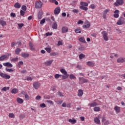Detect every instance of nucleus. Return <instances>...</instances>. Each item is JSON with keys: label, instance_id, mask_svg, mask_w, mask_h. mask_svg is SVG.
<instances>
[{"label": "nucleus", "instance_id": "7c9ffc66", "mask_svg": "<svg viewBox=\"0 0 125 125\" xmlns=\"http://www.w3.org/2000/svg\"><path fill=\"white\" fill-rule=\"evenodd\" d=\"M50 55L51 56H56L57 55H59V54L57 52H52L50 53Z\"/></svg>", "mask_w": 125, "mask_h": 125}, {"label": "nucleus", "instance_id": "a18cd8bd", "mask_svg": "<svg viewBox=\"0 0 125 125\" xmlns=\"http://www.w3.org/2000/svg\"><path fill=\"white\" fill-rule=\"evenodd\" d=\"M9 118H15V115L13 113H9Z\"/></svg>", "mask_w": 125, "mask_h": 125}, {"label": "nucleus", "instance_id": "f704fd0d", "mask_svg": "<svg viewBox=\"0 0 125 125\" xmlns=\"http://www.w3.org/2000/svg\"><path fill=\"white\" fill-rule=\"evenodd\" d=\"M79 41L81 42H85V40L84 39V37H81Z\"/></svg>", "mask_w": 125, "mask_h": 125}, {"label": "nucleus", "instance_id": "b1692460", "mask_svg": "<svg viewBox=\"0 0 125 125\" xmlns=\"http://www.w3.org/2000/svg\"><path fill=\"white\" fill-rule=\"evenodd\" d=\"M93 110L95 112H100L101 111V109L99 106H95Z\"/></svg>", "mask_w": 125, "mask_h": 125}, {"label": "nucleus", "instance_id": "e433bc0d", "mask_svg": "<svg viewBox=\"0 0 125 125\" xmlns=\"http://www.w3.org/2000/svg\"><path fill=\"white\" fill-rule=\"evenodd\" d=\"M114 110L117 112V113H120V109L119 106H115L114 107Z\"/></svg>", "mask_w": 125, "mask_h": 125}, {"label": "nucleus", "instance_id": "c03bdc74", "mask_svg": "<svg viewBox=\"0 0 125 125\" xmlns=\"http://www.w3.org/2000/svg\"><path fill=\"white\" fill-rule=\"evenodd\" d=\"M23 64H24V62H23L22 61L19 62L18 64V67L20 68V66H21V65H23Z\"/></svg>", "mask_w": 125, "mask_h": 125}, {"label": "nucleus", "instance_id": "f3484780", "mask_svg": "<svg viewBox=\"0 0 125 125\" xmlns=\"http://www.w3.org/2000/svg\"><path fill=\"white\" fill-rule=\"evenodd\" d=\"M68 122L69 123H71V124H72V125H74L76 124V123H77V120H75V118H73L72 119H69Z\"/></svg>", "mask_w": 125, "mask_h": 125}, {"label": "nucleus", "instance_id": "69168bd1", "mask_svg": "<svg viewBox=\"0 0 125 125\" xmlns=\"http://www.w3.org/2000/svg\"><path fill=\"white\" fill-rule=\"evenodd\" d=\"M10 15H11V17H16V15L14 13H11Z\"/></svg>", "mask_w": 125, "mask_h": 125}, {"label": "nucleus", "instance_id": "49530a36", "mask_svg": "<svg viewBox=\"0 0 125 125\" xmlns=\"http://www.w3.org/2000/svg\"><path fill=\"white\" fill-rule=\"evenodd\" d=\"M21 9L24 10V11H26V10H27V7L25 5H22L21 7Z\"/></svg>", "mask_w": 125, "mask_h": 125}, {"label": "nucleus", "instance_id": "cd10ccee", "mask_svg": "<svg viewBox=\"0 0 125 125\" xmlns=\"http://www.w3.org/2000/svg\"><path fill=\"white\" fill-rule=\"evenodd\" d=\"M89 27H90V23H89V22H88L86 24L83 25V28L84 29H88Z\"/></svg>", "mask_w": 125, "mask_h": 125}, {"label": "nucleus", "instance_id": "f257e3e1", "mask_svg": "<svg viewBox=\"0 0 125 125\" xmlns=\"http://www.w3.org/2000/svg\"><path fill=\"white\" fill-rule=\"evenodd\" d=\"M60 72H61V73L63 74L62 76V80H66V79H68V77H69V74H68L67 71H66L64 69H61L60 70Z\"/></svg>", "mask_w": 125, "mask_h": 125}, {"label": "nucleus", "instance_id": "338daca9", "mask_svg": "<svg viewBox=\"0 0 125 125\" xmlns=\"http://www.w3.org/2000/svg\"><path fill=\"white\" fill-rule=\"evenodd\" d=\"M78 24H83V21L82 20H79L78 21Z\"/></svg>", "mask_w": 125, "mask_h": 125}, {"label": "nucleus", "instance_id": "412c9836", "mask_svg": "<svg viewBox=\"0 0 125 125\" xmlns=\"http://www.w3.org/2000/svg\"><path fill=\"white\" fill-rule=\"evenodd\" d=\"M17 101L18 103H19V104H22L23 102H24V101H23V99L20 98H17Z\"/></svg>", "mask_w": 125, "mask_h": 125}, {"label": "nucleus", "instance_id": "864d4df0", "mask_svg": "<svg viewBox=\"0 0 125 125\" xmlns=\"http://www.w3.org/2000/svg\"><path fill=\"white\" fill-rule=\"evenodd\" d=\"M44 23H45V19H43L40 21V24H44Z\"/></svg>", "mask_w": 125, "mask_h": 125}, {"label": "nucleus", "instance_id": "4468645a", "mask_svg": "<svg viewBox=\"0 0 125 125\" xmlns=\"http://www.w3.org/2000/svg\"><path fill=\"white\" fill-rule=\"evenodd\" d=\"M119 12V10H116L114 11V13H115L114 15V18H118V17H119V14H118V13Z\"/></svg>", "mask_w": 125, "mask_h": 125}, {"label": "nucleus", "instance_id": "c756f323", "mask_svg": "<svg viewBox=\"0 0 125 125\" xmlns=\"http://www.w3.org/2000/svg\"><path fill=\"white\" fill-rule=\"evenodd\" d=\"M80 9H82L83 10H85V11H87L88 10V8L86 7H84L83 6H81L80 7Z\"/></svg>", "mask_w": 125, "mask_h": 125}, {"label": "nucleus", "instance_id": "f03ea898", "mask_svg": "<svg viewBox=\"0 0 125 125\" xmlns=\"http://www.w3.org/2000/svg\"><path fill=\"white\" fill-rule=\"evenodd\" d=\"M0 77L3 78V79H5L6 80H8L10 79V76L7 74H4L1 72H0Z\"/></svg>", "mask_w": 125, "mask_h": 125}, {"label": "nucleus", "instance_id": "774afa93", "mask_svg": "<svg viewBox=\"0 0 125 125\" xmlns=\"http://www.w3.org/2000/svg\"><path fill=\"white\" fill-rule=\"evenodd\" d=\"M26 80L27 81H32L33 78H32L31 77H29L26 78Z\"/></svg>", "mask_w": 125, "mask_h": 125}, {"label": "nucleus", "instance_id": "680f3d73", "mask_svg": "<svg viewBox=\"0 0 125 125\" xmlns=\"http://www.w3.org/2000/svg\"><path fill=\"white\" fill-rule=\"evenodd\" d=\"M25 99H26V100H29L30 99V97H29L28 94H25Z\"/></svg>", "mask_w": 125, "mask_h": 125}, {"label": "nucleus", "instance_id": "9b49d317", "mask_svg": "<svg viewBox=\"0 0 125 125\" xmlns=\"http://www.w3.org/2000/svg\"><path fill=\"white\" fill-rule=\"evenodd\" d=\"M53 62V60H51L47 61L44 62V64L46 66H50V65H51V64H52Z\"/></svg>", "mask_w": 125, "mask_h": 125}, {"label": "nucleus", "instance_id": "2f4dec72", "mask_svg": "<svg viewBox=\"0 0 125 125\" xmlns=\"http://www.w3.org/2000/svg\"><path fill=\"white\" fill-rule=\"evenodd\" d=\"M18 92V89L16 88H14L11 90L12 93H14V94H16Z\"/></svg>", "mask_w": 125, "mask_h": 125}, {"label": "nucleus", "instance_id": "a878e982", "mask_svg": "<svg viewBox=\"0 0 125 125\" xmlns=\"http://www.w3.org/2000/svg\"><path fill=\"white\" fill-rule=\"evenodd\" d=\"M14 6L15 8H20V7H21V5L19 2H17L14 4Z\"/></svg>", "mask_w": 125, "mask_h": 125}, {"label": "nucleus", "instance_id": "4c0bfd02", "mask_svg": "<svg viewBox=\"0 0 125 125\" xmlns=\"http://www.w3.org/2000/svg\"><path fill=\"white\" fill-rule=\"evenodd\" d=\"M5 70L6 71V72H9V73L11 72H14V70L11 68H7V67H6L5 68Z\"/></svg>", "mask_w": 125, "mask_h": 125}, {"label": "nucleus", "instance_id": "37998d69", "mask_svg": "<svg viewBox=\"0 0 125 125\" xmlns=\"http://www.w3.org/2000/svg\"><path fill=\"white\" fill-rule=\"evenodd\" d=\"M70 79H71L72 80H74V79H76V76L74 75L73 74H70L69 76Z\"/></svg>", "mask_w": 125, "mask_h": 125}, {"label": "nucleus", "instance_id": "6e6d98bb", "mask_svg": "<svg viewBox=\"0 0 125 125\" xmlns=\"http://www.w3.org/2000/svg\"><path fill=\"white\" fill-rule=\"evenodd\" d=\"M40 107L41 108H45L46 107V105H45V104H40Z\"/></svg>", "mask_w": 125, "mask_h": 125}, {"label": "nucleus", "instance_id": "ddd939ff", "mask_svg": "<svg viewBox=\"0 0 125 125\" xmlns=\"http://www.w3.org/2000/svg\"><path fill=\"white\" fill-rule=\"evenodd\" d=\"M3 65L5 67H13V65H12L10 62H5L3 63Z\"/></svg>", "mask_w": 125, "mask_h": 125}, {"label": "nucleus", "instance_id": "58836bf2", "mask_svg": "<svg viewBox=\"0 0 125 125\" xmlns=\"http://www.w3.org/2000/svg\"><path fill=\"white\" fill-rule=\"evenodd\" d=\"M9 90V87H4L1 89L2 91H6Z\"/></svg>", "mask_w": 125, "mask_h": 125}, {"label": "nucleus", "instance_id": "dca6fc26", "mask_svg": "<svg viewBox=\"0 0 125 125\" xmlns=\"http://www.w3.org/2000/svg\"><path fill=\"white\" fill-rule=\"evenodd\" d=\"M86 65L89 66V67H94V63L92 62H87Z\"/></svg>", "mask_w": 125, "mask_h": 125}, {"label": "nucleus", "instance_id": "5fc2aeb1", "mask_svg": "<svg viewBox=\"0 0 125 125\" xmlns=\"http://www.w3.org/2000/svg\"><path fill=\"white\" fill-rule=\"evenodd\" d=\"M20 13L21 16H24V15H25V12L23 10H21Z\"/></svg>", "mask_w": 125, "mask_h": 125}, {"label": "nucleus", "instance_id": "393cba45", "mask_svg": "<svg viewBox=\"0 0 125 125\" xmlns=\"http://www.w3.org/2000/svg\"><path fill=\"white\" fill-rule=\"evenodd\" d=\"M29 54L26 53H23L21 54V56L23 58H27V57H29Z\"/></svg>", "mask_w": 125, "mask_h": 125}, {"label": "nucleus", "instance_id": "5701e85b", "mask_svg": "<svg viewBox=\"0 0 125 125\" xmlns=\"http://www.w3.org/2000/svg\"><path fill=\"white\" fill-rule=\"evenodd\" d=\"M7 58V56L3 55L0 57V61H3L4 59H6Z\"/></svg>", "mask_w": 125, "mask_h": 125}, {"label": "nucleus", "instance_id": "aec40b11", "mask_svg": "<svg viewBox=\"0 0 125 125\" xmlns=\"http://www.w3.org/2000/svg\"><path fill=\"white\" fill-rule=\"evenodd\" d=\"M94 121L97 125H100V120L97 117L94 118Z\"/></svg>", "mask_w": 125, "mask_h": 125}, {"label": "nucleus", "instance_id": "9d476101", "mask_svg": "<svg viewBox=\"0 0 125 125\" xmlns=\"http://www.w3.org/2000/svg\"><path fill=\"white\" fill-rule=\"evenodd\" d=\"M118 63H124L125 62V58H119L117 60Z\"/></svg>", "mask_w": 125, "mask_h": 125}, {"label": "nucleus", "instance_id": "0eeeda50", "mask_svg": "<svg viewBox=\"0 0 125 125\" xmlns=\"http://www.w3.org/2000/svg\"><path fill=\"white\" fill-rule=\"evenodd\" d=\"M124 18H123V17H120V18H119L118 21L117 22V25H123V24H124Z\"/></svg>", "mask_w": 125, "mask_h": 125}, {"label": "nucleus", "instance_id": "473e14b6", "mask_svg": "<svg viewBox=\"0 0 125 125\" xmlns=\"http://www.w3.org/2000/svg\"><path fill=\"white\" fill-rule=\"evenodd\" d=\"M75 32L76 34H81L82 33V30L80 28H77L75 30Z\"/></svg>", "mask_w": 125, "mask_h": 125}, {"label": "nucleus", "instance_id": "8fccbe9b", "mask_svg": "<svg viewBox=\"0 0 125 125\" xmlns=\"http://www.w3.org/2000/svg\"><path fill=\"white\" fill-rule=\"evenodd\" d=\"M46 102L47 103H49V104H51V105H53L54 104L53 102H52V101L47 100L46 101Z\"/></svg>", "mask_w": 125, "mask_h": 125}, {"label": "nucleus", "instance_id": "f8f14e48", "mask_svg": "<svg viewBox=\"0 0 125 125\" xmlns=\"http://www.w3.org/2000/svg\"><path fill=\"white\" fill-rule=\"evenodd\" d=\"M69 31V28L66 26L62 27V33H67Z\"/></svg>", "mask_w": 125, "mask_h": 125}, {"label": "nucleus", "instance_id": "e2e57ef3", "mask_svg": "<svg viewBox=\"0 0 125 125\" xmlns=\"http://www.w3.org/2000/svg\"><path fill=\"white\" fill-rule=\"evenodd\" d=\"M41 98H42V97H41L39 95L37 96V97H36V100H40L41 99Z\"/></svg>", "mask_w": 125, "mask_h": 125}, {"label": "nucleus", "instance_id": "603ef678", "mask_svg": "<svg viewBox=\"0 0 125 125\" xmlns=\"http://www.w3.org/2000/svg\"><path fill=\"white\" fill-rule=\"evenodd\" d=\"M46 37H48V36H52V32H47L45 34Z\"/></svg>", "mask_w": 125, "mask_h": 125}, {"label": "nucleus", "instance_id": "72a5a7b5", "mask_svg": "<svg viewBox=\"0 0 125 125\" xmlns=\"http://www.w3.org/2000/svg\"><path fill=\"white\" fill-rule=\"evenodd\" d=\"M20 52H21V49H20V48H17L16 50H15V53L16 54H19V53H20Z\"/></svg>", "mask_w": 125, "mask_h": 125}, {"label": "nucleus", "instance_id": "052dcab7", "mask_svg": "<svg viewBox=\"0 0 125 125\" xmlns=\"http://www.w3.org/2000/svg\"><path fill=\"white\" fill-rule=\"evenodd\" d=\"M90 8H91V9H95V5H94V4H92L90 6Z\"/></svg>", "mask_w": 125, "mask_h": 125}, {"label": "nucleus", "instance_id": "bf43d9fd", "mask_svg": "<svg viewBox=\"0 0 125 125\" xmlns=\"http://www.w3.org/2000/svg\"><path fill=\"white\" fill-rule=\"evenodd\" d=\"M11 61H12L13 62H15V61H18V58H13L11 60Z\"/></svg>", "mask_w": 125, "mask_h": 125}, {"label": "nucleus", "instance_id": "4d7b16f0", "mask_svg": "<svg viewBox=\"0 0 125 125\" xmlns=\"http://www.w3.org/2000/svg\"><path fill=\"white\" fill-rule=\"evenodd\" d=\"M108 12H109V10H108V9H105V10L103 12V14H105V15H107V13H108Z\"/></svg>", "mask_w": 125, "mask_h": 125}, {"label": "nucleus", "instance_id": "a19ab883", "mask_svg": "<svg viewBox=\"0 0 125 125\" xmlns=\"http://www.w3.org/2000/svg\"><path fill=\"white\" fill-rule=\"evenodd\" d=\"M51 2H53V3H55L56 5H58V1H56V0H50Z\"/></svg>", "mask_w": 125, "mask_h": 125}, {"label": "nucleus", "instance_id": "a211bd4d", "mask_svg": "<svg viewBox=\"0 0 125 125\" xmlns=\"http://www.w3.org/2000/svg\"><path fill=\"white\" fill-rule=\"evenodd\" d=\"M0 24L2 27H4V26H6V21L0 20Z\"/></svg>", "mask_w": 125, "mask_h": 125}, {"label": "nucleus", "instance_id": "39448f33", "mask_svg": "<svg viewBox=\"0 0 125 125\" xmlns=\"http://www.w3.org/2000/svg\"><path fill=\"white\" fill-rule=\"evenodd\" d=\"M124 3V0H116V2L114 3L115 6H119V5H123Z\"/></svg>", "mask_w": 125, "mask_h": 125}, {"label": "nucleus", "instance_id": "0e129e2a", "mask_svg": "<svg viewBox=\"0 0 125 125\" xmlns=\"http://www.w3.org/2000/svg\"><path fill=\"white\" fill-rule=\"evenodd\" d=\"M76 68L77 69H79V70H82V69H83V67H82L81 65H78L76 67Z\"/></svg>", "mask_w": 125, "mask_h": 125}, {"label": "nucleus", "instance_id": "79ce46f5", "mask_svg": "<svg viewBox=\"0 0 125 125\" xmlns=\"http://www.w3.org/2000/svg\"><path fill=\"white\" fill-rule=\"evenodd\" d=\"M84 57H85V55H83V54H81L79 55V58H80V60H82L83 58H84Z\"/></svg>", "mask_w": 125, "mask_h": 125}, {"label": "nucleus", "instance_id": "de8ad7c7", "mask_svg": "<svg viewBox=\"0 0 125 125\" xmlns=\"http://www.w3.org/2000/svg\"><path fill=\"white\" fill-rule=\"evenodd\" d=\"M62 75H60V74H56V75H55V78L56 79H59V77H62Z\"/></svg>", "mask_w": 125, "mask_h": 125}, {"label": "nucleus", "instance_id": "7ed1b4c3", "mask_svg": "<svg viewBox=\"0 0 125 125\" xmlns=\"http://www.w3.org/2000/svg\"><path fill=\"white\" fill-rule=\"evenodd\" d=\"M102 35H103V37L104 38V40L107 42L109 39L108 38V33L107 32L104 31L102 32Z\"/></svg>", "mask_w": 125, "mask_h": 125}, {"label": "nucleus", "instance_id": "1a4fd4ad", "mask_svg": "<svg viewBox=\"0 0 125 125\" xmlns=\"http://www.w3.org/2000/svg\"><path fill=\"white\" fill-rule=\"evenodd\" d=\"M40 85H41V83L39 82H35L33 83V87L35 89H38V88H40Z\"/></svg>", "mask_w": 125, "mask_h": 125}, {"label": "nucleus", "instance_id": "bb28decb", "mask_svg": "<svg viewBox=\"0 0 125 125\" xmlns=\"http://www.w3.org/2000/svg\"><path fill=\"white\" fill-rule=\"evenodd\" d=\"M57 23H56V22H55V23H54L52 26V29H54L55 30H57Z\"/></svg>", "mask_w": 125, "mask_h": 125}, {"label": "nucleus", "instance_id": "3c124183", "mask_svg": "<svg viewBox=\"0 0 125 125\" xmlns=\"http://www.w3.org/2000/svg\"><path fill=\"white\" fill-rule=\"evenodd\" d=\"M72 12H74V13H79V11L78 9H73L72 10Z\"/></svg>", "mask_w": 125, "mask_h": 125}, {"label": "nucleus", "instance_id": "6ab92c4d", "mask_svg": "<svg viewBox=\"0 0 125 125\" xmlns=\"http://www.w3.org/2000/svg\"><path fill=\"white\" fill-rule=\"evenodd\" d=\"M83 91L82 89H79L78 90V95L81 97V96H83Z\"/></svg>", "mask_w": 125, "mask_h": 125}, {"label": "nucleus", "instance_id": "423d86ee", "mask_svg": "<svg viewBox=\"0 0 125 125\" xmlns=\"http://www.w3.org/2000/svg\"><path fill=\"white\" fill-rule=\"evenodd\" d=\"M79 81L81 83H88V80L85 79L83 77H80Z\"/></svg>", "mask_w": 125, "mask_h": 125}, {"label": "nucleus", "instance_id": "c9c22d12", "mask_svg": "<svg viewBox=\"0 0 125 125\" xmlns=\"http://www.w3.org/2000/svg\"><path fill=\"white\" fill-rule=\"evenodd\" d=\"M29 45L31 50H35V48L33 46V43H32V42H29Z\"/></svg>", "mask_w": 125, "mask_h": 125}, {"label": "nucleus", "instance_id": "2eb2a0df", "mask_svg": "<svg viewBox=\"0 0 125 125\" xmlns=\"http://www.w3.org/2000/svg\"><path fill=\"white\" fill-rule=\"evenodd\" d=\"M88 105L90 106V107H95V106H98V104L95 102H94L91 104H89Z\"/></svg>", "mask_w": 125, "mask_h": 125}, {"label": "nucleus", "instance_id": "20e7f679", "mask_svg": "<svg viewBox=\"0 0 125 125\" xmlns=\"http://www.w3.org/2000/svg\"><path fill=\"white\" fill-rule=\"evenodd\" d=\"M42 3L41 0L37 1L35 3V8H42Z\"/></svg>", "mask_w": 125, "mask_h": 125}, {"label": "nucleus", "instance_id": "6e6552de", "mask_svg": "<svg viewBox=\"0 0 125 125\" xmlns=\"http://www.w3.org/2000/svg\"><path fill=\"white\" fill-rule=\"evenodd\" d=\"M61 10L60 7H56L54 11V14H55V15H58V14L60 13Z\"/></svg>", "mask_w": 125, "mask_h": 125}, {"label": "nucleus", "instance_id": "ea45409f", "mask_svg": "<svg viewBox=\"0 0 125 125\" xmlns=\"http://www.w3.org/2000/svg\"><path fill=\"white\" fill-rule=\"evenodd\" d=\"M44 49L47 51V52H48V53H50V52H51V49H50V48L46 47Z\"/></svg>", "mask_w": 125, "mask_h": 125}, {"label": "nucleus", "instance_id": "4be33fe9", "mask_svg": "<svg viewBox=\"0 0 125 125\" xmlns=\"http://www.w3.org/2000/svg\"><path fill=\"white\" fill-rule=\"evenodd\" d=\"M42 15H43L42 11V10L39 11L38 13V19H41Z\"/></svg>", "mask_w": 125, "mask_h": 125}, {"label": "nucleus", "instance_id": "c85d7f7f", "mask_svg": "<svg viewBox=\"0 0 125 125\" xmlns=\"http://www.w3.org/2000/svg\"><path fill=\"white\" fill-rule=\"evenodd\" d=\"M80 4L83 6H88V3L86 2H81Z\"/></svg>", "mask_w": 125, "mask_h": 125}, {"label": "nucleus", "instance_id": "09e8293b", "mask_svg": "<svg viewBox=\"0 0 125 125\" xmlns=\"http://www.w3.org/2000/svg\"><path fill=\"white\" fill-rule=\"evenodd\" d=\"M24 118H25L24 114H21L20 115V119L21 120H23V119H24Z\"/></svg>", "mask_w": 125, "mask_h": 125}, {"label": "nucleus", "instance_id": "13d9d810", "mask_svg": "<svg viewBox=\"0 0 125 125\" xmlns=\"http://www.w3.org/2000/svg\"><path fill=\"white\" fill-rule=\"evenodd\" d=\"M19 28H20V29H21V28H22V27H23V26H24V24L23 23H18V24Z\"/></svg>", "mask_w": 125, "mask_h": 125}]
</instances>
